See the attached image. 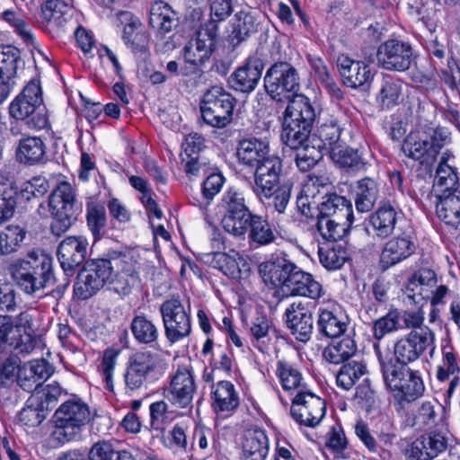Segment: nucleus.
I'll use <instances>...</instances> for the list:
<instances>
[{
    "label": "nucleus",
    "mask_w": 460,
    "mask_h": 460,
    "mask_svg": "<svg viewBox=\"0 0 460 460\" xmlns=\"http://www.w3.org/2000/svg\"><path fill=\"white\" fill-rule=\"evenodd\" d=\"M119 20L123 27L122 40L134 53H143L147 50L149 35L140 20L130 12H119Z\"/></svg>",
    "instance_id": "obj_29"
},
{
    "label": "nucleus",
    "mask_w": 460,
    "mask_h": 460,
    "mask_svg": "<svg viewBox=\"0 0 460 460\" xmlns=\"http://www.w3.org/2000/svg\"><path fill=\"white\" fill-rule=\"evenodd\" d=\"M231 26L232 30L228 37L234 47L240 45L258 31L256 17L248 9L236 12L232 19Z\"/></svg>",
    "instance_id": "obj_44"
},
{
    "label": "nucleus",
    "mask_w": 460,
    "mask_h": 460,
    "mask_svg": "<svg viewBox=\"0 0 460 460\" xmlns=\"http://www.w3.org/2000/svg\"><path fill=\"white\" fill-rule=\"evenodd\" d=\"M324 446L336 459L347 460L350 456L349 440L340 423L332 425L325 434Z\"/></svg>",
    "instance_id": "obj_55"
},
{
    "label": "nucleus",
    "mask_w": 460,
    "mask_h": 460,
    "mask_svg": "<svg viewBox=\"0 0 460 460\" xmlns=\"http://www.w3.org/2000/svg\"><path fill=\"white\" fill-rule=\"evenodd\" d=\"M276 376L285 391L299 389L303 384V376L299 367L286 359H279L276 366Z\"/></svg>",
    "instance_id": "obj_57"
},
{
    "label": "nucleus",
    "mask_w": 460,
    "mask_h": 460,
    "mask_svg": "<svg viewBox=\"0 0 460 460\" xmlns=\"http://www.w3.org/2000/svg\"><path fill=\"white\" fill-rule=\"evenodd\" d=\"M71 5L64 0H45L40 4V17L45 30L52 37H59L71 22Z\"/></svg>",
    "instance_id": "obj_25"
},
{
    "label": "nucleus",
    "mask_w": 460,
    "mask_h": 460,
    "mask_svg": "<svg viewBox=\"0 0 460 460\" xmlns=\"http://www.w3.org/2000/svg\"><path fill=\"white\" fill-rule=\"evenodd\" d=\"M448 447V438L441 431L421 435L411 442L405 451L409 460H430L444 453Z\"/></svg>",
    "instance_id": "obj_22"
},
{
    "label": "nucleus",
    "mask_w": 460,
    "mask_h": 460,
    "mask_svg": "<svg viewBox=\"0 0 460 460\" xmlns=\"http://www.w3.org/2000/svg\"><path fill=\"white\" fill-rule=\"evenodd\" d=\"M402 96V81L390 75L383 76L376 95V106L381 111H389L399 105Z\"/></svg>",
    "instance_id": "obj_47"
},
{
    "label": "nucleus",
    "mask_w": 460,
    "mask_h": 460,
    "mask_svg": "<svg viewBox=\"0 0 460 460\" xmlns=\"http://www.w3.org/2000/svg\"><path fill=\"white\" fill-rule=\"evenodd\" d=\"M159 310L164 328V335L170 344L179 342L190 335V305L186 306L178 297H172L164 301Z\"/></svg>",
    "instance_id": "obj_15"
},
{
    "label": "nucleus",
    "mask_w": 460,
    "mask_h": 460,
    "mask_svg": "<svg viewBox=\"0 0 460 460\" xmlns=\"http://www.w3.org/2000/svg\"><path fill=\"white\" fill-rule=\"evenodd\" d=\"M337 66L344 84L351 88L363 86L372 79L369 66L341 55L337 59Z\"/></svg>",
    "instance_id": "obj_35"
},
{
    "label": "nucleus",
    "mask_w": 460,
    "mask_h": 460,
    "mask_svg": "<svg viewBox=\"0 0 460 460\" xmlns=\"http://www.w3.org/2000/svg\"><path fill=\"white\" fill-rule=\"evenodd\" d=\"M91 419L90 407L86 402L79 397L68 399L54 413V436L62 444L78 440Z\"/></svg>",
    "instance_id": "obj_7"
},
{
    "label": "nucleus",
    "mask_w": 460,
    "mask_h": 460,
    "mask_svg": "<svg viewBox=\"0 0 460 460\" xmlns=\"http://www.w3.org/2000/svg\"><path fill=\"white\" fill-rule=\"evenodd\" d=\"M385 388L393 394L395 403L403 408L422 396L425 385L418 370L405 365H379Z\"/></svg>",
    "instance_id": "obj_6"
},
{
    "label": "nucleus",
    "mask_w": 460,
    "mask_h": 460,
    "mask_svg": "<svg viewBox=\"0 0 460 460\" xmlns=\"http://www.w3.org/2000/svg\"><path fill=\"white\" fill-rule=\"evenodd\" d=\"M218 206L223 213L221 223L224 230L243 240L247 234V224L254 216L245 203L243 193L231 187L224 192Z\"/></svg>",
    "instance_id": "obj_10"
},
{
    "label": "nucleus",
    "mask_w": 460,
    "mask_h": 460,
    "mask_svg": "<svg viewBox=\"0 0 460 460\" xmlns=\"http://www.w3.org/2000/svg\"><path fill=\"white\" fill-rule=\"evenodd\" d=\"M376 59L386 71L406 72L416 64L417 54L409 42L389 39L379 45Z\"/></svg>",
    "instance_id": "obj_16"
},
{
    "label": "nucleus",
    "mask_w": 460,
    "mask_h": 460,
    "mask_svg": "<svg viewBox=\"0 0 460 460\" xmlns=\"http://www.w3.org/2000/svg\"><path fill=\"white\" fill-rule=\"evenodd\" d=\"M53 374L52 366L46 359H34L22 363L17 384L28 393L34 392Z\"/></svg>",
    "instance_id": "obj_30"
},
{
    "label": "nucleus",
    "mask_w": 460,
    "mask_h": 460,
    "mask_svg": "<svg viewBox=\"0 0 460 460\" xmlns=\"http://www.w3.org/2000/svg\"><path fill=\"white\" fill-rule=\"evenodd\" d=\"M247 225L248 239L251 245L267 246L275 243L279 239V232L276 228L260 215L254 214Z\"/></svg>",
    "instance_id": "obj_43"
},
{
    "label": "nucleus",
    "mask_w": 460,
    "mask_h": 460,
    "mask_svg": "<svg viewBox=\"0 0 460 460\" xmlns=\"http://www.w3.org/2000/svg\"><path fill=\"white\" fill-rule=\"evenodd\" d=\"M204 261L231 279H237L242 277L240 262L244 261L234 250H231L229 253L222 252L207 253L204 255Z\"/></svg>",
    "instance_id": "obj_48"
},
{
    "label": "nucleus",
    "mask_w": 460,
    "mask_h": 460,
    "mask_svg": "<svg viewBox=\"0 0 460 460\" xmlns=\"http://www.w3.org/2000/svg\"><path fill=\"white\" fill-rule=\"evenodd\" d=\"M270 155L269 141L265 138L246 137L238 142L236 155L240 164L252 169Z\"/></svg>",
    "instance_id": "obj_34"
},
{
    "label": "nucleus",
    "mask_w": 460,
    "mask_h": 460,
    "mask_svg": "<svg viewBox=\"0 0 460 460\" xmlns=\"http://www.w3.org/2000/svg\"><path fill=\"white\" fill-rule=\"evenodd\" d=\"M259 271L266 284L286 288L288 292H290L296 280L303 276V270L290 261L287 254L277 255L261 263Z\"/></svg>",
    "instance_id": "obj_17"
},
{
    "label": "nucleus",
    "mask_w": 460,
    "mask_h": 460,
    "mask_svg": "<svg viewBox=\"0 0 460 460\" xmlns=\"http://www.w3.org/2000/svg\"><path fill=\"white\" fill-rule=\"evenodd\" d=\"M287 102L283 120L313 128L316 111L310 99L304 94H296Z\"/></svg>",
    "instance_id": "obj_36"
},
{
    "label": "nucleus",
    "mask_w": 460,
    "mask_h": 460,
    "mask_svg": "<svg viewBox=\"0 0 460 460\" xmlns=\"http://www.w3.org/2000/svg\"><path fill=\"white\" fill-rule=\"evenodd\" d=\"M236 98L219 85L208 89L200 101L199 110L203 121L217 128L227 127L233 120Z\"/></svg>",
    "instance_id": "obj_8"
},
{
    "label": "nucleus",
    "mask_w": 460,
    "mask_h": 460,
    "mask_svg": "<svg viewBox=\"0 0 460 460\" xmlns=\"http://www.w3.org/2000/svg\"><path fill=\"white\" fill-rule=\"evenodd\" d=\"M318 205L316 229L326 241L341 240L354 222L352 203L337 193H325Z\"/></svg>",
    "instance_id": "obj_1"
},
{
    "label": "nucleus",
    "mask_w": 460,
    "mask_h": 460,
    "mask_svg": "<svg viewBox=\"0 0 460 460\" xmlns=\"http://www.w3.org/2000/svg\"><path fill=\"white\" fill-rule=\"evenodd\" d=\"M20 61V53L16 48L5 46L0 49V80L15 83L17 63Z\"/></svg>",
    "instance_id": "obj_61"
},
{
    "label": "nucleus",
    "mask_w": 460,
    "mask_h": 460,
    "mask_svg": "<svg viewBox=\"0 0 460 460\" xmlns=\"http://www.w3.org/2000/svg\"><path fill=\"white\" fill-rule=\"evenodd\" d=\"M62 394V388L58 382L41 385L31 394V402H36L46 412L51 411L57 404L59 396Z\"/></svg>",
    "instance_id": "obj_60"
},
{
    "label": "nucleus",
    "mask_w": 460,
    "mask_h": 460,
    "mask_svg": "<svg viewBox=\"0 0 460 460\" xmlns=\"http://www.w3.org/2000/svg\"><path fill=\"white\" fill-rule=\"evenodd\" d=\"M325 412V401L311 392L299 391L292 401L291 415L301 425L317 426Z\"/></svg>",
    "instance_id": "obj_21"
},
{
    "label": "nucleus",
    "mask_w": 460,
    "mask_h": 460,
    "mask_svg": "<svg viewBox=\"0 0 460 460\" xmlns=\"http://www.w3.org/2000/svg\"><path fill=\"white\" fill-rule=\"evenodd\" d=\"M252 170L254 171L252 192L260 201H263V198H269L273 193V188L280 183L283 172L282 159L277 155L270 154Z\"/></svg>",
    "instance_id": "obj_19"
},
{
    "label": "nucleus",
    "mask_w": 460,
    "mask_h": 460,
    "mask_svg": "<svg viewBox=\"0 0 460 460\" xmlns=\"http://www.w3.org/2000/svg\"><path fill=\"white\" fill-rule=\"evenodd\" d=\"M328 242L318 248L320 262L327 270H338L346 261V251L337 241Z\"/></svg>",
    "instance_id": "obj_59"
},
{
    "label": "nucleus",
    "mask_w": 460,
    "mask_h": 460,
    "mask_svg": "<svg viewBox=\"0 0 460 460\" xmlns=\"http://www.w3.org/2000/svg\"><path fill=\"white\" fill-rule=\"evenodd\" d=\"M130 331L137 343L154 347L158 343L160 331L157 323L144 313L137 314L130 323Z\"/></svg>",
    "instance_id": "obj_41"
},
{
    "label": "nucleus",
    "mask_w": 460,
    "mask_h": 460,
    "mask_svg": "<svg viewBox=\"0 0 460 460\" xmlns=\"http://www.w3.org/2000/svg\"><path fill=\"white\" fill-rule=\"evenodd\" d=\"M89 460H133L132 455L125 450H117L109 441L93 444L88 453Z\"/></svg>",
    "instance_id": "obj_64"
},
{
    "label": "nucleus",
    "mask_w": 460,
    "mask_h": 460,
    "mask_svg": "<svg viewBox=\"0 0 460 460\" xmlns=\"http://www.w3.org/2000/svg\"><path fill=\"white\" fill-rule=\"evenodd\" d=\"M402 329L401 312L397 309H391L387 314L373 322V337L378 341L385 335Z\"/></svg>",
    "instance_id": "obj_62"
},
{
    "label": "nucleus",
    "mask_w": 460,
    "mask_h": 460,
    "mask_svg": "<svg viewBox=\"0 0 460 460\" xmlns=\"http://www.w3.org/2000/svg\"><path fill=\"white\" fill-rule=\"evenodd\" d=\"M380 185L376 179L364 177L356 182L355 206L358 212H369L379 197Z\"/></svg>",
    "instance_id": "obj_50"
},
{
    "label": "nucleus",
    "mask_w": 460,
    "mask_h": 460,
    "mask_svg": "<svg viewBox=\"0 0 460 460\" xmlns=\"http://www.w3.org/2000/svg\"><path fill=\"white\" fill-rule=\"evenodd\" d=\"M162 375L159 357L151 351H139L129 357L124 372L127 390L137 391L159 379Z\"/></svg>",
    "instance_id": "obj_14"
},
{
    "label": "nucleus",
    "mask_w": 460,
    "mask_h": 460,
    "mask_svg": "<svg viewBox=\"0 0 460 460\" xmlns=\"http://www.w3.org/2000/svg\"><path fill=\"white\" fill-rule=\"evenodd\" d=\"M343 130L341 121L333 116L323 119L312 135L311 143L323 152L331 154L341 145V134Z\"/></svg>",
    "instance_id": "obj_31"
},
{
    "label": "nucleus",
    "mask_w": 460,
    "mask_h": 460,
    "mask_svg": "<svg viewBox=\"0 0 460 460\" xmlns=\"http://www.w3.org/2000/svg\"><path fill=\"white\" fill-rule=\"evenodd\" d=\"M196 389L192 371L188 367H179L170 376L169 384L164 387L163 394L172 407L190 411Z\"/></svg>",
    "instance_id": "obj_18"
},
{
    "label": "nucleus",
    "mask_w": 460,
    "mask_h": 460,
    "mask_svg": "<svg viewBox=\"0 0 460 460\" xmlns=\"http://www.w3.org/2000/svg\"><path fill=\"white\" fill-rule=\"evenodd\" d=\"M26 231L17 225H10L0 233V253L7 255L14 252L25 239Z\"/></svg>",
    "instance_id": "obj_63"
},
{
    "label": "nucleus",
    "mask_w": 460,
    "mask_h": 460,
    "mask_svg": "<svg viewBox=\"0 0 460 460\" xmlns=\"http://www.w3.org/2000/svg\"><path fill=\"white\" fill-rule=\"evenodd\" d=\"M263 68L264 63L259 56H250L243 66L231 74L228 84L234 91L250 93L257 87Z\"/></svg>",
    "instance_id": "obj_23"
},
{
    "label": "nucleus",
    "mask_w": 460,
    "mask_h": 460,
    "mask_svg": "<svg viewBox=\"0 0 460 460\" xmlns=\"http://www.w3.org/2000/svg\"><path fill=\"white\" fill-rule=\"evenodd\" d=\"M349 325L348 315L341 312L320 307L316 321V330L322 337L339 339L345 335Z\"/></svg>",
    "instance_id": "obj_32"
},
{
    "label": "nucleus",
    "mask_w": 460,
    "mask_h": 460,
    "mask_svg": "<svg viewBox=\"0 0 460 460\" xmlns=\"http://www.w3.org/2000/svg\"><path fill=\"white\" fill-rule=\"evenodd\" d=\"M88 241L84 236H67L58 247L57 256L66 275H74L75 270L84 261Z\"/></svg>",
    "instance_id": "obj_24"
},
{
    "label": "nucleus",
    "mask_w": 460,
    "mask_h": 460,
    "mask_svg": "<svg viewBox=\"0 0 460 460\" xmlns=\"http://www.w3.org/2000/svg\"><path fill=\"white\" fill-rule=\"evenodd\" d=\"M434 187L438 191L437 215L440 218V208L446 199L460 193V183L456 169L453 165L438 164L434 179Z\"/></svg>",
    "instance_id": "obj_33"
},
{
    "label": "nucleus",
    "mask_w": 460,
    "mask_h": 460,
    "mask_svg": "<svg viewBox=\"0 0 460 460\" xmlns=\"http://www.w3.org/2000/svg\"><path fill=\"white\" fill-rule=\"evenodd\" d=\"M312 128L289 121H282L281 140L293 150L311 145Z\"/></svg>",
    "instance_id": "obj_53"
},
{
    "label": "nucleus",
    "mask_w": 460,
    "mask_h": 460,
    "mask_svg": "<svg viewBox=\"0 0 460 460\" xmlns=\"http://www.w3.org/2000/svg\"><path fill=\"white\" fill-rule=\"evenodd\" d=\"M269 453V438L265 430H248L242 443L241 460H265Z\"/></svg>",
    "instance_id": "obj_42"
},
{
    "label": "nucleus",
    "mask_w": 460,
    "mask_h": 460,
    "mask_svg": "<svg viewBox=\"0 0 460 460\" xmlns=\"http://www.w3.org/2000/svg\"><path fill=\"white\" fill-rule=\"evenodd\" d=\"M434 332L427 326L420 330H411L398 339L394 344V353L389 349L383 351L379 342L373 344L379 365H405L417 360L428 349H434Z\"/></svg>",
    "instance_id": "obj_3"
},
{
    "label": "nucleus",
    "mask_w": 460,
    "mask_h": 460,
    "mask_svg": "<svg viewBox=\"0 0 460 460\" xmlns=\"http://www.w3.org/2000/svg\"><path fill=\"white\" fill-rule=\"evenodd\" d=\"M437 284V275L435 271L429 268H420L416 270L409 279L406 289L409 292L408 296L412 298L415 303L416 296H420V299H429L430 288Z\"/></svg>",
    "instance_id": "obj_52"
},
{
    "label": "nucleus",
    "mask_w": 460,
    "mask_h": 460,
    "mask_svg": "<svg viewBox=\"0 0 460 460\" xmlns=\"http://www.w3.org/2000/svg\"><path fill=\"white\" fill-rule=\"evenodd\" d=\"M75 191L72 185L67 181H60L49 197V207L52 216L50 231L54 235L60 236L75 222Z\"/></svg>",
    "instance_id": "obj_9"
},
{
    "label": "nucleus",
    "mask_w": 460,
    "mask_h": 460,
    "mask_svg": "<svg viewBox=\"0 0 460 460\" xmlns=\"http://www.w3.org/2000/svg\"><path fill=\"white\" fill-rule=\"evenodd\" d=\"M86 222L94 241H99L104 234V227L107 223L105 207L96 201H89L86 204Z\"/></svg>",
    "instance_id": "obj_58"
},
{
    "label": "nucleus",
    "mask_w": 460,
    "mask_h": 460,
    "mask_svg": "<svg viewBox=\"0 0 460 460\" xmlns=\"http://www.w3.org/2000/svg\"><path fill=\"white\" fill-rule=\"evenodd\" d=\"M113 276L114 269L110 259H89L77 275L74 293L78 299L86 300L110 283Z\"/></svg>",
    "instance_id": "obj_12"
},
{
    "label": "nucleus",
    "mask_w": 460,
    "mask_h": 460,
    "mask_svg": "<svg viewBox=\"0 0 460 460\" xmlns=\"http://www.w3.org/2000/svg\"><path fill=\"white\" fill-rule=\"evenodd\" d=\"M18 191L10 172L0 171V225L13 216Z\"/></svg>",
    "instance_id": "obj_51"
},
{
    "label": "nucleus",
    "mask_w": 460,
    "mask_h": 460,
    "mask_svg": "<svg viewBox=\"0 0 460 460\" xmlns=\"http://www.w3.org/2000/svg\"><path fill=\"white\" fill-rule=\"evenodd\" d=\"M286 323L291 334L300 342H307L314 331L312 312L301 302L292 303L285 311Z\"/></svg>",
    "instance_id": "obj_27"
},
{
    "label": "nucleus",
    "mask_w": 460,
    "mask_h": 460,
    "mask_svg": "<svg viewBox=\"0 0 460 460\" xmlns=\"http://www.w3.org/2000/svg\"><path fill=\"white\" fill-rule=\"evenodd\" d=\"M251 342L261 353H268L278 338V331L272 320L265 314L254 318L250 327Z\"/></svg>",
    "instance_id": "obj_38"
},
{
    "label": "nucleus",
    "mask_w": 460,
    "mask_h": 460,
    "mask_svg": "<svg viewBox=\"0 0 460 460\" xmlns=\"http://www.w3.org/2000/svg\"><path fill=\"white\" fill-rule=\"evenodd\" d=\"M211 406L217 413L231 414L239 406V395L230 381H219L211 388Z\"/></svg>",
    "instance_id": "obj_39"
},
{
    "label": "nucleus",
    "mask_w": 460,
    "mask_h": 460,
    "mask_svg": "<svg viewBox=\"0 0 460 460\" xmlns=\"http://www.w3.org/2000/svg\"><path fill=\"white\" fill-rule=\"evenodd\" d=\"M330 156L340 168L346 170L348 172H365L370 166L361 150L342 146V144L339 147H335Z\"/></svg>",
    "instance_id": "obj_37"
},
{
    "label": "nucleus",
    "mask_w": 460,
    "mask_h": 460,
    "mask_svg": "<svg viewBox=\"0 0 460 460\" xmlns=\"http://www.w3.org/2000/svg\"><path fill=\"white\" fill-rule=\"evenodd\" d=\"M218 39L219 33H216L215 25L202 23L196 32L195 40L183 48L185 65L181 68V75L189 78L188 82L192 88L205 84L206 75L202 66L217 49Z\"/></svg>",
    "instance_id": "obj_2"
},
{
    "label": "nucleus",
    "mask_w": 460,
    "mask_h": 460,
    "mask_svg": "<svg viewBox=\"0 0 460 460\" xmlns=\"http://www.w3.org/2000/svg\"><path fill=\"white\" fill-rule=\"evenodd\" d=\"M32 320L29 311H22L15 316L0 314V352L14 349L22 357L31 354L37 345Z\"/></svg>",
    "instance_id": "obj_5"
},
{
    "label": "nucleus",
    "mask_w": 460,
    "mask_h": 460,
    "mask_svg": "<svg viewBox=\"0 0 460 460\" xmlns=\"http://www.w3.org/2000/svg\"><path fill=\"white\" fill-rule=\"evenodd\" d=\"M402 151L407 157L422 165L430 166L435 162L429 147V137L420 132H411L406 136Z\"/></svg>",
    "instance_id": "obj_45"
},
{
    "label": "nucleus",
    "mask_w": 460,
    "mask_h": 460,
    "mask_svg": "<svg viewBox=\"0 0 460 460\" xmlns=\"http://www.w3.org/2000/svg\"><path fill=\"white\" fill-rule=\"evenodd\" d=\"M43 104L40 81L31 79L22 92L11 102L10 116L18 120H24Z\"/></svg>",
    "instance_id": "obj_28"
},
{
    "label": "nucleus",
    "mask_w": 460,
    "mask_h": 460,
    "mask_svg": "<svg viewBox=\"0 0 460 460\" xmlns=\"http://www.w3.org/2000/svg\"><path fill=\"white\" fill-rule=\"evenodd\" d=\"M340 340L334 339L323 350V358L331 364L339 365L349 361L358 352L354 335L345 334Z\"/></svg>",
    "instance_id": "obj_46"
},
{
    "label": "nucleus",
    "mask_w": 460,
    "mask_h": 460,
    "mask_svg": "<svg viewBox=\"0 0 460 460\" xmlns=\"http://www.w3.org/2000/svg\"><path fill=\"white\" fill-rule=\"evenodd\" d=\"M268 95L278 102H285L296 95L300 89V76L297 69L287 61L272 64L263 78Z\"/></svg>",
    "instance_id": "obj_11"
},
{
    "label": "nucleus",
    "mask_w": 460,
    "mask_h": 460,
    "mask_svg": "<svg viewBox=\"0 0 460 460\" xmlns=\"http://www.w3.org/2000/svg\"><path fill=\"white\" fill-rule=\"evenodd\" d=\"M441 358L435 368V381L443 395L444 403L449 405L460 387V357L449 337L441 341Z\"/></svg>",
    "instance_id": "obj_13"
},
{
    "label": "nucleus",
    "mask_w": 460,
    "mask_h": 460,
    "mask_svg": "<svg viewBox=\"0 0 460 460\" xmlns=\"http://www.w3.org/2000/svg\"><path fill=\"white\" fill-rule=\"evenodd\" d=\"M149 24L161 35H165L177 26V13L167 3L155 1L150 8Z\"/></svg>",
    "instance_id": "obj_49"
},
{
    "label": "nucleus",
    "mask_w": 460,
    "mask_h": 460,
    "mask_svg": "<svg viewBox=\"0 0 460 460\" xmlns=\"http://www.w3.org/2000/svg\"><path fill=\"white\" fill-rule=\"evenodd\" d=\"M367 374V366L362 361L344 362L336 375L337 385L344 390H349Z\"/></svg>",
    "instance_id": "obj_56"
},
{
    "label": "nucleus",
    "mask_w": 460,
    "mask_h": 460,
    "mask_svg": "<svg viewBox=\"0 0 460 460\" xmlns=\"http://www.w3.org/2000/svg\"><path fill=\"white\" fill-rule=\"evenodd\" d=\"M402 214L400 208L389 200H383L368 217V226L373 236L379 240L390 237L395 229L398 217Z\"/></svg>",
    "instance_id": "obj_26"
},
{
    "label": "nucleus",
    "mask_w": 460,
    "mask_h": 460,
    "mask_svg": "<svg viewBox=\"0 0 460 460\" xmlns=\"http://www.w3.org/2000/svg\"><path fill=\"white\" fill-rule=\"evenodd\" d=\"M20 356L22 353L14 349L0 352V390L8 388L15 380L17 381L22 363Z\"/></svg>",
    "instance_id": "obj_54"
},
{
    "label": "nucleus",
    "mask_w": 460,
    "mask_h": 460,
    "mask_svg": "<svg viewBox=\"0 0 460 460\" xmlns=\"http://www.w3.org/2000/svg\"><path fill=\"white\" fill-rule=\"evenodd\" d=\"M416 251V237L412 231H403L391 237L383 245L378 268L382 272L410 258Z\"/></svg>",
    "instance_id": "obj_20"
},
{
    "label": "nucleus",
    "mask_w": 460,
    "mask_h": 460,
    "mask_svg": "<svg viewBox=\"0 0 460 460\" xmlns=\"http://www.w3.org/2000/svg\"><path fill=\"white\" fill-rule=\"evenodd\" d=\"M47 146L39 137H23L15 150L16 160L24 165H36L46 161Z\"/></svg>",
    "instance_id": "obj_40"
},
{
    "label": "nucleus",
    "mask_w": 460,
    "mask_h": 460,
    "mask_svg": "<svg viewBox=\"0 0 460 460\" xmlns=\"http://www.w3.org/2000/svg\"><path fill=\"white\" fill-rule=\"evenodd\" d=\"M12 277L22 290L33 295L54 279L52 258L41 251H31L14 262Z\"/></svg>",
    "instance_id": "obj_4"
}]
</instances>
